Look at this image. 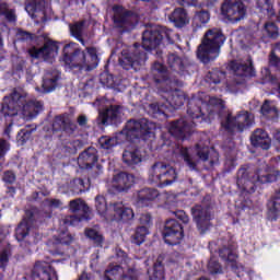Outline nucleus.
<instances>
[{
    "label": "nucleus",
    "instance_id": "obj_19",
    "mask_svg": "<svg viewBox=\"0 0 280 280\" xmlns=\"http://www.w3.org/2000/svg\"><path fill=\"white\" fill-rule=\"evenodd\" d=\"M113 187L119 194L128 192L135 187V175L127 172H119L113 176Z\"/></svg>",
    "mask_w": 280,
    "mask_h": 280
},
{
    "label": "nucleus",
    "instance_id": "obj_37",
    "mask_svg": "<svg viewBox=\"0 0 280 280\" xmlns=\"http://www.w3.org/2000/svg\"><path fill=\"white\" fill-rule=\"evenodd\" d=\"M260 113L262 117H266V119H275V117L279 115L277 106L275 105V103L270 101L264 102V104L260 107Z\"/></svg>",
    "mask_w": 280,
    "mask_h": 280
},
{
    "label": "nucleus",
    "instance_id": "obj_39",
    "mask_svg": "<svg viewBox=\"0 0 280 280\" xmlns=\"http://www.w3.org/2000/svg\"><path fill=\"white\" fill-rule=\"evenodd\" d=\"M36 132V127H33L32 125H26L25 128L21 129L18 132V141L22 143H27L30 139H32V133Z\"/></svg>",
    "mask_w": 280,
    "mask_h": 280
},
{
    "label": "nucleus",
    "instance_id": "obj_1",
    "mask_svg": "<svg viewBox=\"0 0 280 280\" xmlns=\"http://www.w3.org/2000/svg\"><path fill=\"white\" fill-rule=\"evenodd\" d=\"M211 105L207 101L192 96L187 103V115L192 119L188 121L187 118H179L168 124V132L171 137H174L177 141H186L194 135V128L196 124H202L207 121V115L211 113L209 110Z\"/></svg>",
    "mask_w": 280,
    "mask_h": 280
},
{
    "label": "nucleus",
    "instance_id": "obj_46",
    "mask_svg": "<svg viewBox=\"0 0 280 280\" xmlns=\"http://www.w3.org/2000/svg\"><path fill=\"white\" fill-rule=\"evenodd\" d=\"M30 229H32L27 223H23V221L15 229V238L18 242H23L25 237L30 235Z\"/></svg>",
    "mask_w": 280,
    "mask_h": 280
},
{
    "label": "nucleus",
    "instance_id": "obj_57",
    "mask_svg": "<svg viewBox=\"0 0 280 280\" xmlns=\"http://www.w3.org/2000/svg\"><path fill=\"white\" fill-rule=\"evenodd\" d=\"M2 180L5 185H14V183H16V174L14 171H5L3 173Z\"/></svg>",
    "mask_w": 280,
    "mask_h": 280
},
{
    "label": "nucleus",
    "instance_id": "obj_30",
    "mask_svg": "<svg viewBox=\"0 0 280 280\" xmlns=\"http://www.w3.org/2000/svg\"><path fill=\"white\" fill-rule=\"evenodd\" d=\"M60 80V73L56 71L46 72L43 78V91L44 93H51L58 88V81Z\"/></svg>",
    "mask_w": 280,
    "mask_h": 280
},
{
    "label": "nucleus",
    "instance_id": "obj_25",
    "mask_svg": "<svg viewBox=\"0 0 280 280\" xmlns=\"http://www.w3.org/2000/svg\"><path fill=\"white\" fill-rule=\"evenodd\" d=\"M159 198V190L154 188H142L136 196L137 207H150Z\"/></svg>",
    "mask_w": 280,
    "mask_h": 280
},
{
    "label": "nucleus",
    "instance_id": "obj_53",
    "mask_svg": "<svg viewBox=\"0 0 280 280\" xmlns=\"http://www.w3.org/2000/svg\"><path fill=\"white\" fill-rule=\"evenodd\" d=\"M79 49L80 47L75 43L66 44L63 47V62L67 58L73 56Z\"/></svg>",
    "mask_w": 280,
    "mask_h": 280
},
{
    "label": "nucleus",
    "instance_id": "obj_48",
    "mask_svg": "<svg viewBox=\"0 0 280 280\" xmlns=\"http://www.w3.org/2000/svg\"><path fill=\"white\" fill-rule=\"evenodd\" d=\"M182 159H184V162L189 167V170H196L198 167V164L191 159V155H189V149L186 147H182L179 150Z\"/></svg>",
    "mask_w": 280,
    "mask_h": 280
},
{
    "label": "nucleus",
    "instance_id": "obj_49",
    "mask_svg": "<svg viewBox=\"0 0 280 280\" xmlns=\"http://www.w3.org/2000/svg\"><path fill=\"white\" fill-rule=\"evenodd\" d=\"M10 257H12V252L9 248H3L0 252V270H5L8 268V264H10ZM2 276L0 275V280Z\"/></svg>",
    "mask_w": 280,
    "mask_h": 280
},
{
    "label": "nucleus",
    "instance_id": "obj_62",
    "mask_svg": "<svg viewBox=\"0 0 280 280\" xmlns=\"http://www.w3.org/2000/svg\"><path fill=\"white\" fill-rule=\"evenodd\" d=\"M35 217H34V212L32 210H26L25 211V217L22 220V223L27 224V226H33L34 222H35Z\"/></svg>",
    "mask_w": 280,
    "mask_h": 280
},
{
    "label": "nucleus",
    "instance_id": "obj_38",
    "mask_svg": "<svg viewBox=\"0 0 280 280\" xmlns=\"http://www.w3.org/2000/svg\"><path fill=\"white\" fill-rule=\"evenodd\" d=\"M150 230L145 226H138L136 229L135 234L131 236V243L136 244V246H141L143 242H145V237H148Z\"/></svg>",
    "mask_w": 280,
    "mask_h": 280
},
{
    "label": "nucleus",
    "instance_id": "obj_50",
    "mask_svg": "<svg viewBox=\"0 0 280 280\" xmlns=\"http://www.w3.org/2000/svg\"><path fill=\"white\" fill-rule=\"evenodd\" d=\"M211 19V14L209 11L201 10L196 13L194 18V23L198 22L200 25L197 24L198 27H202V25H207Z\"/></svg>",
    "mask_w": 280,
    "mask_h": 280
},
{
    "label": "nucleus",
    "instance_id": "obj_35",
    "mask_svg": "<svg viewBox=\"0 0 280 280\" xmlns=\"http://www.w3.org/2000/svg\"><path fill=\"white\" fill-rule=\"evenodd\" d=\"M91 187V184L85 183L82 178H74L70 180L69 189L74 196H80V194H84Z\"/></svg>",
    "mask_w": 280,
    "mask_h": 280
},
{
    "label": "nucleus",
    "instance_id": "obj_51",
    "mask_svg": "<svg viewBox=\"0 0 280 280\" xmlns=\"http://www.w3.org/2000/svg\"><path fill=\"white\" fill-rule=\"evenodd\" d=\"M100 82L103 86H106L107 89H113V86H115V78L108 72H102L100 74Z\"/></svg>",
    "mask_w": 280,
    "mask_h": 280
},
{
    "label": "nucleus",
    "instance_id": "obj_31",
    "mask_svg": "<svg viewBox=\"0 0 280 280\" xmlns=\"http://www.w3.org/2000/svg\"><path fill=\"white\" fill-rule=\"evenodd\" d=\"M268 207V218L271 222H276L280 215V189L276 191L275 196L267 203Z\"/></svg>",
    "mask_w": 280,
    "mask_h": 280
},
{
    "label": "nucleus",
    "instance_id": "obj_23",
    "mask_svg": "<svg viewBox=\"0 0 280 280\" xmlns=\"http://www.w3.org/2000/svg\"><path fill=\"white\" fill-rule=\"evenodd\" d=\"M166 62L171 71H174L179 75L189 73V63L187 62V59H183V57H179L176 54H170Z\"/></svg>",
    "mask_w": 280,
    "mask_h": 280
},
{
    "label": "nucleus",
    "instance_id": "obj_54",
    "mask_svg": "<svg viewBox=\"0 0 280 280\" xmlns=\"http://www.w3.org/2000/svg\"><path fill=\"white\" fill-rule=\"evenodd\" d=\"M208 270L210 275H222V265L213 258L208 262Z\"/></svg>",
    "mask_w": 280,
    "mask_h": 280
},
{
    "label": "nucleus",
    "instance_id": "obj_11",
    "mask_svg": "<svg viewBox=\"0 0 280 280\" xmlns=\"http://www.w3.org/2000/svg\"><path fill=\"white\" fill-rule=\"evenodd\" d=\"M254 119L250 117V113L243 110L236 116L228 114L225 120L221 122V128L228 132V135H235V132H243L253 126Z\"/></svg>",
    "mask_w": 280,
    "mask_h": 280
},
{
    "label": "nucleus",
    "instance_id": "obj_3",
    "mask_svg": "<svg viewBox=\"0 0 280 280\" xmlns=\"http://www.w3.org/2000/svg\"><path fill=\"white\" fill-rule=\"evenodd\" d=\"M151 73L153 75V81L156 86H160L161 91L165 93V100L172 108L178 109L185 105L187 102V95L179 89H174V86H182L183 82L178 79L170 78L167 68L165 65L155 61L151 67Z\"/></svg>",
    "mask_w": 280,
    "mask_h": 280
},
{
    "label": "nucleus",
    "instance_id": "obj_36",
    "mask_svg": "<svg viewBox=\"0 0 280 280\" xmlns=\"http://www.w3.org/2000/svg\"><path fill=\"white\" fill-rule=\"evenodd\" d=\"M0 16H4L9 23L16 22V14L14 13V9H10L8 0H0Z\"/></svg>",
    "mask_w": 280,
    "mask_h": 280
},
{
    "label": "nucleus",
    "instance_id": "obj_24",
    "mask_svg": "<svg viewBox=\"0 0 280 280\" xmlns=\"http://www.w3.org/2000/svg\"><path fill=\"white\" fill-rule=\"evenodd\" d=\"M250 143L254 148H260L261 150H270L272 140L268 136V131L265 129H256L250 136Z\"/></svg>",
    "mask_w": 280,
    "mask_h": 280
},
{
    "label": "nucleus",
    "instance_id": "obj_28",
    "mask_svg": "<svg viewBox=\"0 0 280 280\" xmlns=\"http://www.w3.org/2000/svg\"><path fill=\"white\" fill-rule=\"evenodd\" d=\"M168 20L175 27L182 30L185 25H189V15L187 14V10L184 8H176L168 15Z\"/></svg>",
    "mask_w": 280,
    "mask_h": 280
},
{
    "label": "nucleus",
    "instance_id": "obj_22",
    "mask_svg": "<svg viewBox=\"0 0 280 280\" xmlns=\"http://www.w3.org/2000/svg\"><path fill=\"white\" fill-rule=\"evenodd\" d=\"M51 244L56 248L52 255H65V250L60 249V246H71L73 244V235L69 233V230H65L54 235L51 238Z\"/></svg>",
    "mask_w": 280,
    "mask_h": 280
},
{
    "label": "nucleus",
    "instance_id": "obj_17",
    "mask_svg": "<svg viewBox=\"0 0 280 280\" xmlns=\"http://www.w3.org/2000/svg\"><path fill=\"white\" fill-rule=\"evenodd\" d=\"M10 97L9 103H2L1 112L4 117H16L19 110H25L27 101L25 100V96L18 91H13Z\"/></svg>",
    "mask_w": 280,
    "mask_h": 280
},
{
    "label": "nucleus",
    "instance_id": "obj_34",
    "mask_svg": "<svg viewBox=\"0 0 280 280\" xmlns=\"http://www.w3.org/2000/svg\"><path fill=\"white\" fill-rule=\"evenodd\" d=\"M219 257L223 260V261H229L230 264H232L231 268L232 270H237V255H235V253H233V248L228 247V246H223L221 248H219Z\"/></svg>",
    "mask_w": 280,
    "mask_h": 280
},
{
    "label": "nucleus",
    "instance_id": "obj_13",
    "mask_svg": "<svg viewBox=\"0 0 280 280\" xmlns=\"http://www.w3.org/2000/svg\"><path fill=\"white\" fill-rule=\"evenodd\" d=\"M58 43L48 39L44 43L43 47L32 46L28 48L27 54L33 60H44L49 65H54V60L58 56Z\"/></svg>",
    "mask_w": 280,
    "mask_h": 280
},
{
    "label": "nucleus",
    "instance_id": "obj_6",
    "mask_svg": "<svg viewBox=\"0 0 280 280\" xmlns=\"http://www.w3.org/2000/svg\"><path fill=\"white\" fill-rule=\"evenodd\" d=\"M66 67L68 69H78L82 71V69H86V71H93V69H97L100 65V57L97 56V48L88 47L85 51L79 48L73 55L68 57L65 61Z\"/></svg>",
    "mask_w": 280,
    "mask_h": 280
},
{
    "label": "nucleus",
    "instance_id": "obj_14",
    "mask_svg": "<svg viewBox=\"0 0 280 280\" xmlns=\"http://www.w3.org/2000/svg\"><path fill=\"white\" fill-rule=\"evenodd\" d=\"M162 235L165 244L168 246H178L183 237H185V230L183 224L176 219H168L164 223Z\"/></svg>",
    "mask_w": 280,
    "mask_h": 280
},
{
    "label": "nucleus",
    "instance_id": "obj_20",
    "mask_svg": "<svg viewBox=\"0 0 280 280\" xmlns=\"http://www.w3.org/2000/svg\"><path fill=\"white\" fill-rule=\"evenodd\" d=\"M98 119L102 126H119L121 124V107L119 105H110L100 114Z\"/></svg>",
    "mask_w": 280,
    "mask_h": 280
},
{
    "label": "nucleus",
    "instance_id": "obj_43",
    "mask_svg": "<svg viewBox=\"0 0 280 280\" xmlns=\"http://www.w3.org/2000/svg\"><path fill=\"white\" fill-rule=\"evenodd\" d=\"M81 140H70L63 144V152L66 154H78V150H82Z\"/></svg>",
    "mask_w": 280,
    "mask_h": 280
},
{
    "label": "nucleus",
    "instance_id": "obj_27",
    "mask_svg": "<svg viewBox=\"0 0 280 280\" xmlns=\"http://www.w3.org/2000/svg\"><path fill=\"white\" fill-rule=\"evenodd\" d=\"M231 69L238 78H255L256 75L253 59L250 57L247 59V63L232 61Z\"/></svg>",
    "mask_w": 280,
    "mask_h": 280
},
{
    "label": "nucleus",
    "instance_id": "obj_9",
    "mask_svg": "<svg viewBox=\"0 0 280 280\" xmlns=\"http://www.w3.org/2000/svg\"><path fill=\"white\" fill-rule=\"evenodd\" d=\"M176 178H178L176 168L164 162H155L149 171V182L156 187H168L176 183Z\"/></svg>",
    "mask_w": 280,
    "mask_h": 280
},
{
    "label": "nucleus",
    "instance_id": "obj_42",
    "mask_svg": "<svg viewBox=\"0 0 280 280\" xmlns=\"http://www.w3.org/2000/svg\"><path fill=\"white\" fill-rule=\"evenodd\" d=\"M85 236L95 244L97 248H102L104 244V235L100 234L96 230L88 229L85 230Z\"/></svg>",
    "mask_w": 280,
    "mask_h": 280
},
{
    "label": "nucleus",
    "instance_id": "obj_44",
    "mask_svg": "<svg viewBox=\"0 0 280 280\" xmlns=\"http://www.w3.org/2000/svg\"><path fill=\"white\" fill-rule=\"evenodd\" d=\"M264 30L268 38H271L272 40H277V38H279V26H277L275 22L265 23Z\"/></svg>",
    "mask_w": 280,
    "mask_h": 280
},
{
    "label": "nucleus",
    "instance_id": "obj_8",
    "mask_svg": "<svg viewBox=\"0 0 280 280\" xmlns=\"http://www.w3.org/2000/svg\"><path fill=\"white\" fill-rule=\"evenodd\" d=\"M148 60V54L141 47V44L135 43L127 49H122L118 62L125 71H139Z\"/></svg>",
    "mask_w": 280,
    "mask_h": 280
},
{
    "label": "nucleus",
    "instance_id": "obj_61",
    "mask_svg": "<svg viewBox=\"0 0 280 280\" xmlns=\"http://www.w3.org/2000/svg\"><path fill=\"white\" fill-rule=\"evenodd\" d=\"M10 152V143L3 139L0 138V159H3Z\"/></svg>",
    "mask_w": 280,
    "mask_h": 280
},
{
    "label": "nucleus",
    "instance_id": "obj_41",
    "mask_svg": "<svg viewBox=\"0 0 280 280\" xmlns=\"http://www.w3.org/2000/svg\"><path fill=\"white\" fill-rule=\"evenodd\" d=\"M257 8L261 14H265V16H275V7L270 0L257 1Z\"/></svg>",
    "mask_w": 280,
    "mask_h": 280
},
{
    "label": "nucleus",
    "instance_id": "obj_47",
    "mask_svg": "<svg viewBox=\"0 0 280 280\" xmlns=\"http://www.w3.org/2000/svg\"><path fill=\"white\" fill-rule=\"evenodd\" d=\"M95 209L98 215H104L108 211V203L106 197L98 195L95 197Z\"/></svg>",
    "mask_w": 280,
    "mask_h": 280
},
{
    "label": "nucleus",
    "instance_id": "obj_18",
    "mask_svg": "<svg viewBox=\"0 0 280 280\" xmlns=\"http://www.w3.org/2000/svg\"><path fill=\"white\" fill-rule=\"evenodd\" d=\"M32 280H58V275L56 270L51 268V265L47 261H36L32 271H31Z\"/></svg>",
    "mask_w": 280,
    "mask_h": 280
},
{
    "label": "nucleus",
    "instance_id": "obj_52",
    "mask_svg": "<svg viewBox=\"0 0 280 280\" xmlns=\"http://www.w3.org/2000/svg\"><path fill=\"white\" fill-rule=\"evenodd\" d=\"M65 121H67V118H65V116L62 115L56 116L51 124L52 132H62Z\"/></svg>",
    "mask_w": 280,
    "mask_h": 280
},
{
    "label": "nucleus",
    "instance_id": "obj_5",
    "mask_svg": "<svg viewBox=\"0 0 280 280\" xmlns=\"http://www.w3.org/2000/svg\"><path fill=\"white\" fill-rule=\"evenodd\" d=\"M279 176V171L268 173L266 170L258 168L255 171L254 176L249 177L248 168L241 167L237 171L236 185L241 190V194H255L257 190V183H260V185H266L267 183H277Z\"/></svg>",
    "mask_w": 280,
    "mask_h": 280
},
{
    "label": "nucleus",
    "instance_id": "obj_56",
    "mask_svg": "<svg viewBox=\"0 0 280 280\" xmlns=\"http://www.w3.org/2000/svg\"><path fill=\"white\" fill-rule=\"evenodd\" d=\"M196 150L200 161H209V147H200V144H196Z\"/></svg>",
    "mask_w": 280,
    "mask_h": 280
},
{
    "label": "nucleus",
    "instance_id": "obj_63",
    "mask_svg": "<svg viewBox=\"0 0 280 280\" xmlns=\"http://www.w3.org/2000/svg\"><path fill=\"white\" fill-rule=\"evenodd\" d=\"M173 213L175 218H177V220L183 222V224H189V215H187V212H185L184 210H176Z\"/></svg>",
    "mask_w": 280,
    "mask_h": 280
},
{
    "label": "nucleus",
    "instance_id": "obj_59",
    "mask_svg": "<svg viewBox=\"0 0 280 280\" xmlns=\"http://www.w3.org/2000/svg\"><path fill=\"white\" fill-rule=\"evenodd\" d=\"M16 38L18 40L25 42V40H33L34 36L32 33L27 31H23V28H19L16 33Z\"/></svg>",
    "mask_w": 280,
    "mask_h": 280
},
{
    "label": "nucleus",
    "instance_id": "obj_55",
    "mask_svg": "<svg viewBox=\"0 0 280 280\" xmlns=\"http://www.w3.org/2000/svg\"><path fill=\"white\" fill-rule=\"evenodd\" d=\"M75 130H78V125H75L73 121H71V119L67 118L63 127L61 129L62 132H66V135H74Z\"/></svg>",
    "mask_w": 280,
    "mask_h": 280
},
{
    "label": "nucleus",
    "instance_id": "obj_12",
    "mask_svg": "<svg viewBox=\"0 0 280 280\" xmlns=\"http://www.w3.org/2000/svg\"><path fill=\"white\" fill-rule=\"evenodd\" d=\"M245 3H250V0H224L221 4L222 16L230 21V23L243 21L248 10Z\"/></svg>",
    "mask_w": 280,
    "mask_h": 280
},
{
    "label": "nucleus",
    "instance_id": "obj_2",
    "mask_svg": "<svg viewBox=\"0 0 280 280\" xmlns=\"http://www.w3.org/2000/svg\"><path fill=\"white\" fill-rule=\"evenodd\" d=\"M154 128L156 126L147 118L129 119L124 129L116 133V137L103 136L98 139V143L103 150H113L115 145H119L124 141L132 142L136 139L148 141L154 137Z\"/></svg>",
    "mask_w": 280,
    "mask_h": 280
},
{
    "label": "nucleus",
    "instance_id": "obj_26",
    "mask_svg": "<svg viewBox=\"0 0 280 280\" xmlns=\"http://www.w3.org/2000/svg\"><path fill=\"white\" fill-rule=\"evenodd\" d=\"M143 161V151L139 147H131L125 149L122 152V163L128 165V167H135Z\"/></svg>",
    "mask_w": 280,
    "mask_h": 280
},
{
    "label": "nucleus",
    "instance_id": "obj_64",
    "mask_svg": "<svg viewBox=\"0 0 280 280\" xmlns=\"http://www.w3.org/2000/svg\"><path fill=\"white\" fill-rule=\"evenodd\" d=\"M25 10L28 14H36V12H40L33 0L25 4Z\"/></svg>",
    "mask_w": 280,
    "mask_h": 280
},
{
    "label": "nucleus",
    "instance_id": "obj_21",
    "mask_svg": "<svg viewBox=\"0 0 280 280\" xmlns=\"http://www.w3.org/2000/svg\"><path fill=\"white\" fill-rule=\"evenodd\" d=\"M98 160L100 156L97 155V149L94 147H89L82 153H80L78 164L81 170H93V166Z\"/></svg>",
    "mask_w": 280,
    "mask_h": 280
},
{
    "label": "nucleus",
    "instance_id": "obj_4",
    "mask_svg": "<svg viewBox=\"0 0 280 280\" xmlns=\"http://www.w3.org/2000/svg\"><path fill=\"white\" fill-rule=\"evenodd\" d=\"M225 40L226 36L222 33V30L215 27L208 30L197 48L198 60H200L202 65H209V62L218 60Z\"/></svg>",
    "mask_w": 280,
    "mask_h": 280
},
{
    "label": "nucleus",
    "instance_id": "obj_29",
    "mask_svg": "<svg viewBox=\"0 0 280 280\" xmlns=\"http://www.w3.org/2000/svg\"><path fill=\"white\" fill-rule=\"evenodd\" d=\"M224 80H226V71L220 68H212L205 77V82H207V84H209V86L212 89H215V86L222 84Z\"/></svg>",
    "mask_w": 280,
    "mask_h": 280
},
{
    "label": "nucleus",
    "instance_id": "obj_33",
    "mask_svg": "<svg viewBox=\"0 0 280 280\" xmlns=\"http://www.w3.org/2000/svg\"><path fill=\"white\" fill-rule=\"evenodd\" d=\"M114 212L115 218L120 220L121 222H129L135 218V212L131 208H126L121 203H114Z\"/></svg>",
    "mask_w": 280,
    "mask_h": 280
},
{
    "label": "nucleus",
    "instance_id": "obj_58",
    "mask_svg": "<svg viewBox=\"0 0 280 280\" xmlns=\"http://www.w3.org/2000/svg\"><path fill=\"white\" fill-rule=\"evenodd\" d=\"M139 223L141 224V226H145V229H150V226H152V214L150 213L140 214Z\"/></svg>",
    "mask_w": 280,
    "mask_h": 280
},
{
    "label": "nucleus",
    "instance_id": "obj_60",
    "mask_svg": "<svg viewBox=\"0 0 280 280\" xmlns=\"http://www.w3.org/2000/svg\"><path fill=\"white\" fill-rule=\"evenodd\" d=\"M269 67L273 69H280V58L277 56L275 50H271L269 54Z\"/></svg>",
    "mask_w": 280,
    "mask_h": 280
},
{
    "label": "nucleus",
    "instance_id": "obj_10",
    "mask_svg": "<svg viewBox=\"0 0 280 280\" xmlns=\"http://www.w3.org/2000/svg\"><path fill=\"white\" fill-rule=\"evenodd\" d=\"M114 15L112 18L113 23L117 30H120V34L126 32H132L139 23V18L133 11H130L124 5L115 4L112 8Z\"/></svg>",
    "mask_w": 280,
    "mask_h": 280
},
{
    "label": "nucleus",
    "instance_id": "obj_40",
    "mask_svg": "<svg viewBox=\"0 0 280 280\" xmlns=\"http://www.w3.org/2000/svg\"><path fill=\"white\" fill-rule=\"evenodd\" d=\"M82 32H84V21L77 22L70 25V33L73 38H77L79 43L84 45V37H82Z\"/></svg>",
    "mask_w": 280,
    "mask_h": 280
},
{
    "label": "nucleus",
    "instance_id": "obj_16",
    "mask_svg": "<svg viewBox=\"0 0 280 280\" xmlns=\"http://www.w3.org/2000/svg\"><path fill=\"white\" fill-rule=\"evenodd\" d=\"M191 215L197 224V229L205 233L211 229V221L213 220V214H211V207L196 205L191 208Z\"/></svg>",
    "mask_w": 280,
    "mask_h": 280
},
{
    "label": "nucleus",
    "instance_id": "obj_15",
    "mask_svg": "<svg viewBox=\"0 0 280 280\" xmlns=\"http://www.w3.org/2000/svg\"><path fill=\"white\" fill-rule=\"evenodd\" d=\"M69 209L72 213H78V211H83L82 214H72L63 219V224L66 226H78L80 222H89L91 217H89V206L82 199H73L69 202Z\"/></svg>",
    "mask_w": 280,
    "mask_h": 280
},
{
    "label": "nucleus",
    "instance_id": "obj_7",
    "mask_svg": "<svg viewBox=\"0 0 280 280\" xmlns=\"http://www.w3.org/2000/svg\"><path fill=\"white\" fill-rule=\"evenodd\" d=\"M170 34H172V30L165 27L148 28L142 33V45L140 46L143 51H155L156 58L163 60V51L159 50V47L163 43V38H166L168 42L172 40Z\"/></svg>",
    "mask_w": 280,
    "mask_h": 280
},
{
    "label": "nucleus",
    "instance_id": "obj_32",
    "mask_svg": "<svg viewBox=\"0 0 280 280\" xmlns=\"http://www.w3.org/2000/svg\"><path fill=\"white\" fill-rule=\"evenodd\" d=\"M149 280H165V265L158 258L151 269L147 271Z\"/></svg>",
    "mask_w": 280,
    "mask_h": 280
},
{
    "label": "nucleus",
    "instance_id": "obj_45",
    "mask_svg": "<svg viewBox=\"0 0 280 280\" xmlns=\"http://www.w3.org/2000/svg\"><path fill=\"white\" fill-rule=\"evenodd\" d=\"M149 110H150V114L152 115V117L158 119V117L165 115V110H167V106H165V104H161V103H151L149 105Z\"/></svg>",
    "mask_w": 280,
    "mask_h": 280
}]
</instances>
